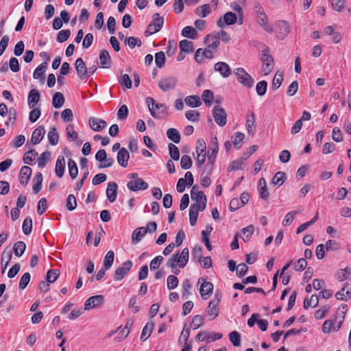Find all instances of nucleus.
Instances as JSON below:
<instances>
[{
    "instance_id": "43",
    "label": "nucleus",
    "mask_w": 351,
    "mask_h": 351,
    "mask_svg": "<svg viewBox=\"0 0 351 351\" xmlns=\"http://www.w3.org/2000/svg\"><path fill=\"white\" fill-rule=\"evenodd\" d=\"M26 249V245L23 241H17L14 243L13 250L16 256H21Z\"/></svg>"
},
{
    "instance_id": "57",
    "label": "nucleus",
    "mask_w": 351,
    "mask_h": 351,
    "mask_svg": "<svg viewBox=\"0 0 351 351\" xmlns=\"http://www.w3.org/2000/svg\"><path fill=\"white\" fill-rule=\"evenodd\" d=\"M229 338L234 346L238 347L241 345V335L237 331H232L229 334Z\"/></svg>"
},
{
    "instance_id": "19",
    "label": "nucleus",
    "mask_w": 351,
    "mask_h": 351,
    "mask_svg": "<svg viewBox=\"0 0 351 351\" xmlns=\"http://www.w3.org/2000/svg\"><path fill=\"white\" fill-rule=\"evenodd\" d=\"M45 132V128L43 125H40L36 129H35L32 133L31 138V141L32 144H38L43 138Z\"/></svg>"
},
{
    "instance_id": "44",
    "label": "nucleus",
    "mask_w": 351,
    "mask_h": 351,
    "mask_svg": "<svg viewBox=\"0 0 351 351\" xmlns=\"http://www.w3.org/2000/svg\"><path fill=\"white\" fill-rule=\"evenodd\" d=\"M319 304L318 297L315 294H313L311 296L310 300L305 298L304 300V308L307 309L310 306L313 308L316 307Z\"/></svg>"
},
{
    "instance_id": "23",
    "label": "nucleus",
    "mask_w": 351,
    "mask_h": 351,
    "mask_svg": "<svg viewBox=\"0 0 351 351\" xmlns=\"http://www.w3.org/2000/svg\"><path fill=\"white\" fill-rule=\"evenodd\" d=\"M343 319L341 320L337 327L335 326V322L332 320H326L322 325V331L324 333H329L332 330L337 331L341 326Z\"/></svg>"
},
{
    "instance_id": "13",
    "label": "nucleus",
    "mask_w": 351,
    "mask_h": 351,
    "mask_svg": "<svg viewBox=\"0 0 351 351\" xmlns=\"http://www.w3.org/2000/svg\"><path fill=\"white\" fill-rule=\"evenodd\" d=\"M88 123L90 128L96 132L101 131L107 125L106 121L96 117H90Z\"/></svg>"
},
{
    "instance_id": "52",
    "label": "nucleus",
    "mask_w": 351,
    "mask_h": 351,
    "mask_svg": "<svg viewBox=\"0 0 351 351\" xmlns=\"http://www.w3.org/2000/svg\"><path fill=\"white\" fill-rule=\"evenodd\" d=\"M22 230L25 235H29L32 230V220L31 217H27L23 222Z\"/></svg>"
},
{
    "instance_id": "64",
    "label": "nucleus",
    "mask_w": 351,
    "mask_h": 351,
    "mask_svg": "<svg viewBox=\"0 0 351 351\" xmlns=\"http://www.w3.org/2000/svg\"><path fill=\"white\" fill-rule=\"evenodd\" d=\"M71 35V31L69 29H63L60 31L57 35V41L59 43H63L66 41Z\"/></svg>"
},
{
    "instance_id": "32",
    "label": "nucleus",
    "mask_w": 351,
    "mask_h": 351,
    "mask_svg": "<svg viewBox=\"0 0 351 351\" xmlns=\"http://www.w3.org/2000/svg\"><path fill=\"white\" fill-rule=\"evenodd\" d=\"M64 103V97L60 92L56 93L52 99V104L55 108H60Z\"/></svg>"
},
{
    "instance_id": "10",
    "label": "nucleus",
    "mask_w": 351,
    "mask_h": 351,
    "mask_svg": "<svg viewBox=\"0 0 351 351\" xmlns=\"http://www.w3.org/2000/svg\"><path fill=\"white\" fill-rule=\"evenodd\" d=\"M75 68L76 69L78 77L81 80H85L88 78V69L82 58H79L76 60L75 63Z\"/></svg>"
},
{
    "instance_id": "38",
    "label": "nucleus",
    "mask_w": 351,
    "mask_h": 351,
    "mask_svg": "<svg viewBox=\"0 0 351 351\" xmlns=\"http://www.w3.org/2000/svg\"><path fill=\"white\" fill-rule=\"evenodd\" d=\"M219 304L217 302H210L208 306L207 314L212 317V319L215 318L219 315Z\"/></svg>"
},
{
    "instance_id": "9",
    "label": "nucleus",
    "mask_w": 351,
    "mask_h": 351,
    "mask_svg": "<svg viewBox=\"0 0 351 351\" xmlns=\"http://www.w3.org/2000/svg\"><path fill=\"white\" fill-rule=\"evenodd\" d=\"M178 80L176 77L168 76L162 79L158 82V87L163 92H167L173 90L177 85Z\"/></svg>"
},
{
    "instance_id": "29",
    "label": "nucleus",
    "mask_w": 351,
    "mask_h": 351,
    "mask_svg": "<svg viewBox=\"0 0 351 351\" xmlns=\"http://www.w3.org/2000/svg\"><path fill=\"white\" fill-rule=\"evenodd\" d=\"M277 26L280 29V37L281 39L287 36L290 32V25L285 21H280L277 23Z\"/></svg>"
},
{
    "instance_id": "55",
    "label": "nucleus",
    "mask_w": 351,
    "mask_h": 351,
    "mask_svg": "<svg viewBox=\"0 0 351 351\" xmlns=\"http://www.w3.org/2000/svg\"><path fill=\"white\" fill-rule=\"evenodd\" d=\"M165 55L163 51H159L155 54V62L158 68H162L165 64Z\"/></svg>"
},
{
    "instance_id": "24",
    "label": "nucleus",
    "mask_w": 351,
    "mask_h": 351,
    "mask_svg": "<svg viewBox=\"0 0 351 351\" xmlns=\"http://www.w3.org/2000/svg\"><path fill=\"white\" fill-rule=\"evenodd\" d=\"M47 69V63L43 62L40 65H38L36 69L34 70L33 73V77L36 80H41L43 83L45 81L44 73H45Z\"/></svg>"
},
{
    "instance_id": "34",
    "label": "nucleus",
    "mask_w": 351,
    "mask_h": 351,
    "mask_svg": "<svg viewBox=\"0 0 351 351\" xmlns=\"http://www.w3.org/2000/svg\"><path fill=\"white\" fill-rule=\"evenodd\" d=\"M187 106L191 108L198 107L202 104L199 97L197 95H191L185 98Z\"/></svg>"
},
{
    "instance_id": "39",
    "label": "nucleus",
    "mask_w": 351,
    "mask_h": 351,
    "mask_svg": "<svg viewBox=\"0 0 351 351\" xmlns=\"http://www.w3.org/2000/svg\"><path fill=\"white\" fill-rule=\"evenodd\" d=\"M179 47L182 52L191 53L193 51V43L188 40H181Z\"/></svg>"
},
{
    "instance_id": "2",
    "label": "nucleus",
    "mask_w": 351,
    "mask_h": 351,
    "mask_svg": "<svg viewBox=\"0 0 351 351\" xmlns=\"http://www.w3.org/2000/svg\"><path fill=\"white\" fill-rule=\"evenodd\" d=\"M189 258V251L187 247L182 250L180 254L176 253L171 256L167 263V266L173 267L175 265L183 268L187 264Z\"/></svg>"
},
{
    "instance_id": "51",
    "label": "nucleus",
    "mask_w": 351,
    "mask_h": 351,
    "mask_svg": "<svg viewBox=\"0 0 351 351\" xmlns=\"http://www.w3.org/2000/svg\"><path fill=\"white\" fill-rule=\"evenodd\" d=\"M214 99L213 93L210 90H205L202 93V99L206 106H210Z\"/></svg>"
},
{
    "instance_id": "1",
    "label": "nucleus",
    "mask_w": 351,
    "mask_h": 351,
    "mask_svg": "<svg viewBox=\"0 0 351 351\" xmlns=\"http://www.w3.org/2000/svg\"><path fill=\"white\" fill-rule=\"evenodd\" d=\"M254 12L256 15V22L261 26L265 31L272 33L273 27L271 25H267L268 18L263 8L258 2H254Z\"/></svg>"
},
{
    "instance_id": "41",
    "label": "nucleus",
    "mask_w": 351,
    "mask_h": 351,
    "mask_svg": "<svg viewBox=\"0 0 351 351\" xmlns=\"http://www.w3.org/2000/svg\"><path fill=\"white\" fill-rule=\"evenodd\" d=\"M114 253L113 251L110 250L108 251L104 258V267L106 268V269H109L114 262Z\"/></svg>"
},
{
    "instance_id": "28",
    "label": "nucleus",
    "mask_w": 351,
    "mask_h": 351,
    "mask_svg": "<svg viewBox=\"0 0 351 351\" xmlns=\"http://www.w3.org/2000/svg\"><path fill=\"white\" fill-rule=\"evenodd\" d=\"M211 145L212 147H210L208 152V158H213V160H215L219 150V143L216 136L212 138Z\"/></svg>"
},
{
    "instance_id": "61",
    "label": "nucleus",
    "mask_w": 351,
    "mask_h": 351,
    "mask_svg": "<svg viewBox=\"0 0 351 351\" xmlns=\"http://www.w3.org/2000/svg\"><path fill=\"white\" fill-rule=\"evenodd\" d=\"M50 158V153L45 152L43 153L38 159V166L39 168H43Z\"/></svg>"
},
{
    "instance_id": "56",
    "label": "nucleus",
    "mask_w": 351,
    "mask_h": 351,
    "mask_svg": "<svg viewBox=\"0 0 351 351\" xmlns=\"http://www.w3.org/2000/svg\"><path fill=\"white\" fill-rule=\"evenodd\" d=\"M171 158L174 160H178L180 158V152L176 145L173 143H169L168 145Z\"/></svg>"
},
{
    "instance_id": "33",
    "label": "nucleus",
    "mask_w": 351,
    "mask_h": 351,
    "mask_svg": "<svg viewBox=\"0 0 351 351\" xmlns=\"http://www.w3.org/2000/svg\"><path fill=\"white\" fill-rule=\"evenodd\" d=\"M167 136L169 139L175 143H179L180 142L181 137L180 132L176 128L168 129L167 131Z\"/></svg>"
},
{
    "instance_id": "21",
    "label": "nucleus",
    "mask_w": 351,
    "mask_h": 351,
    "mask_svg": "<svg viewBox=\"0 0 351 351\" xmlns=\"http://www.w3.org/2000/svg\"><path fill=\"white\" fill-rule=\"evenodd\" d=\"M100 66L102 68H110L111 66L110 56L108 51L101 49L99 53Z\"/></svg>"
},
{
    "instance_id": "12",
    "label": "nucleus",
    "mask_w": 351,
    "mask_h": 351,
    "mask_svg": "<svg viewBox=\"0 0 351 351\" xmlns=\"http://www.w3.org/2000/svg\"><path fill=\"white\" fill-rule=\"evenodd\" d=\"M127 187L132 191H136L138 190H146L148 189L149 185L142 178H137L134 181L128 182Z\"/></svg>"
},
{
    "instance_id": "20",
    "label": "nucleus",
    "mask_w": 351,
    "mask_h": 351,
    "mask_svg": "<svg viewBox=\"0 0 351 351\" xmlns=\"http://www.w3.org/2000/svg\"><path fill=\"white\" fill-rule=\"evenodd\" d=\"M32 175V169L30 167L27 166H23L20 170L19 173V180L20 183L23 185H25L27 184L30 176Z\"/></svg>"
},
{
    "instance_id": "45",
    "label": "nucleus",
    "mask_w": 351,
    "mask_h": 351,
    "mask_svg": "<svg viewBox=\"0 0 351 351\" xmlns=\"http://www.w3.org/2000/svg\"><path fill=\"white\" fill-rule=\"evenodd\" d=\"M245 158H240L239 160L233 161L228 167V171L242 169L245 165Z\"/></svg>"
},
{
    "instance_id": "47",
    "label": "nucleus",
    "mask_w": 351,
    "mask_h": 351,
    "mask_svg": "<svg viewBox=\"0 0 351 351\" xmlns=\"http://www.w3.org/2000/svg\"><path fill=\"white\" fill-rule=\"evenodd\" d=\"M286 180V175L284 172H277L272 178L271 182L274 185L281 186Z\"/></svg>"
},
{
    "instance_id": "16",
    "label": "nucleus",
    "mask_w": 351,
    "mask_h": 351,
    "mask_svg": "<svg viewBox=\"0 0 351 351\" xmlns=\"http://www.w3.org/2000/svg\"><path fill=\"white\" fill-rule=\"evenodd\" d=\"M213 291V285L210 282L204 280L199 289L200 295L204 300H207Z\"/></svg>"
},
{
    "instance_id": "50",
    "label": "nucleus",
    "mask_w": 351,
    "mask_h": 351,
    "mask_svg": "<svg viewBox=\"0 0 351 351\" xmlns=\"http://www.w3.org/2000/svg\"><path fill=\"white\" fill-rule=\"evenodd\" d=\"M117 330H119V332L118 334V336L117 337H115V341L119 342V341H122L123 339H125L128 337V335H129V333H130L129 323L128 322L124 328H119Z\"/></svg>"
},
{
    "instance_id": "27",
    "label": "nucleus",
    "mask_w": 351,
    "mask_h": 351,
    "mask_svg": "<svg viewBox=\"0 0 351 351\" xmlns=\"http://www.w3.org/2000/svg\"><path fill=\"white\" fill-rule=\"evenodd\" d=\"M40 93L36 89H32L29 91L28 95V104L30 108H34L40 100Z\"/></svg>"
},
{
    "instance_id": "8",
    "label": "nucleus",
    "mask_w": 351,
    "mask_h": 351,
    "mask_svg": "<svg viewBox=\"0 0 351 351\" xmlns=\"http://www.w3.org/2000/svg\"><path fill=\"white\" fill-rule=\"evenodd\" d=\"M213 117L215 123L220 127L227 123V114L225 110L219 106H215L213 110Z\"/></svg>"
},
{
    "instance_id": "40",
    "label": "nucleus",
    "mask_w": 351,
    "mask_h": 351,
    "mask_svg": "<svg viewBox=\"0 0 351 351\" xmlns=\"http://www.w3.org/2000/svg\"><path fill=\"white\" fill-rule=\"evenodd\" d=\"M199 210L195 207V205L191 204L189 209V221L192 226L196 224L198 217Z\"/></svg>"
},
{
    "instance_id": "26",
    "label": "nucleus",
    "mask_w": 351,
    "mask_h": 351,
    "mask_svg": "<svg viewBox=\"0 0 351 351\" xmlns=\"http://www.w3.org/2000/svg\"><path fill=\"white\" fill-rule=\"evenodd\" d=\"M147 233V229L145 227L136 228L132 233V239L133 243H138L143 237Z\"/></svg>"
},
{
    "instance_id": "49",
    "label": "nucleus",
    "mask_w": 351,
    "mask_h": 351,
    "mask_svg": "<svg viewBox=\"0 0 351 351\" xmlns=\"http://www.w3.org/2000/svg\"><path fill=\"white\" fill-rule=\"evenodd\" d=\"M38 156V152L35 149H31L26 152L23 156V162L27 165H32V162L35 160L36 156Z\"/></svg>"
},
{
    "instance_id": "3",
    "label": "nucleus",
    "mask_w": 351,
    "mask_h": 351,
    "mask_svg": "<svg viewBox=\"0 0 351 351\" xmlns=\"http://www.w3.org/2000/svg\"><path fill=\"white\" fill-rule=\"evenodd\" d=\"M146 103L149 107L151 115L155 119H160L167 114V106L163 104H156L152 97L146 99Z\"/></svg>"
},
{
    "instance_id": "60",
    "label": "nucleus",
    "mask_w": 351,
    "mask_h": 351,
    "mask_svg": "<svg viewBox=\"0 0 351 351\" xmlns=\"http://www.w3.org/2000/svg\"><path fill=\"white\" fill-rule=\"evenodd\" d=\"M119 82L123 87H125L129 89L132 88V80L128 74L122 75L121 77L119 80Z\"/></svg>"
},
{
    "instance_id": "14",
    "label": "nucleus",
    "mask_w": 351,
    "mask_h": 351,
    "mask_svg": "<svg viewBox=\"0 0 351 351\" xmlns=\"http://www.w3.org/2000/svg\"><path fill=\"white\" fill-rule=\"evenodd\" d=\"M118 185L114 182H110L106 189V196L110 203L117 199Z\"/></svg>"
},
{
    "instance_id": "63",
    "label": "nucleus",
    "mask_w": 351,
    "mask_h": 351,
    "mask_svg": "<svg viewBox=\"0 0 351 351\" xmlns=\"http://www.w3.org/2000/svg\"><path fill=\"white\" fill-rule=\"evenodd\" d=\"M178 282H179V280L176 276H175L173 275H170L168 276L167 280V288L170 290L173 289L176 287H177Z\"/></svg>"
},
{
    "instance_id": "4",
    "label": "nucleus",
    "mask_w": 351,
    "mask_h": 351,
    "mask_svg": "<svg viewBox=\"0 0 351 351\" xmlns=\"http://www.w3.org/2000/svg\"><path fill=\"white\" fill-rule=\"evenodd\" d=\"M261 61L263 62L262 72L265 75H267L273 70L274 66V58L269 54V47H266L262 51Z\"/></svg>"
},
{
    "instance_id": "42",
    "label": "nucleus",
    "mask_w": 351,
    "mask_h": 351,
    "mask_svg": "<svg viewBox=\"0 0 351 351\" xmlns=\"http://www.w3.org/2000/svg\"><path fill=\"white\" fill-rule=\"evenodd\" d=\"M68 167L71 178L72 179L76 178L78 174V169L76 162L73 159H69Z\"/></svg>"
},
{
    "instance_id": "53",
    "label": "nucleus",
    "mask_w": 351,
    "mask_h": 351,
    "mask_svg": "<svg viewBox=\"0 0 351 351\" xmlns=\"http://www.w3.org/2000/svg\"><path fill=\"white\" fill-rule=\"evenodd\" d=\"M60 275L58 269H49L46 275L45 279L49 283L54 282Z\"/></svg>"
},
{
    "instance_id": "31",
    "label": "nucleus",
    "mask_w": 351,
    "mask_h": 351,
    "mask_svg": "<svg viewBox=\"0 0 351 351\" xmlns=\"http://www.w3.org/2000/svg\"><path fill=\"white\" fill-rule=\"evenodd\" d=\"M154 328V322H148L143 328L142 333L141 335V339L143 341H145L147 340L149 336L151 335V333Z\"/></svg>"
},
{
    "instance_id": "5",
    "label": "nucleus",
    "mask_w": 351,
    "mask_h": 351,
    "mask_svg": "<svg viewBox=\"0 0 351 351\" xmlns=\"http://www.w3.org/2000/svg\"><path fill=\"white\" fill-rule=\"evenodd\" d=\"M234 73L237 75V80L240 84L247 88L252 87L254 79L244 69L237 68L234 70Z\"/></svg>"
},
{
    "instance_id": "6",
    "label": "nucleus",
    "mask_w": 351,
    "mask_h": 351,
    "mask_svg": "<svg viewBox=\"0 0 351 351\" xmlns=\"http://www.w3.org/2000/svg\"><path fill=\"white\" fill-rule=\"evenodd\" d=\"M153 21L149 24L145 33L147 35H152L160 30L164 23V19L160 16L158 13L154 14Z\"/></svg>"
},
{
    "instance_id": "18",
    "label": "nucleus",
    "mask_w": 351,
    "mask_h": 351,
    "mask_svg": "<svg viewBox=\"0 0 351 351\" xmlns=\"http://www.w3.org/2000/svg\"><path fill=\"white\" fill-rule=\"evenodd\" d=\"M335 298L339 300H347L351 298V284L346 282L343 288L335 293Z\"/></svg>"
},
{
    "instance_id": "58",
    "label": "nucleus",
    "mask_w": 351,
    "mask_h": 351,
    "mask_svg": "<svg viewBox=\"0 0 351 351\" xmlns=\"http://www.w3.org/2000/svg\"><path fill=\"white\" fill-rule=\"evenodd\" d=\"M267 88V82L265 80L257 83L256 86V91L259 96H263Z\"/></svg>"
},
{
    "instance_id": "37",
    "label": "nucleus",
    "mask_w": 351,
    "mask_h": 351,
    "mask_svg": "<svg viewBox=\"0 0 351 351\" xmlns=\"http://www.w3.org/2000/svg\"><path fill=\"white\" fill-rule=\"evenodd\" d=\"M254 230L255 228L253 225H249L248 226L243 228L241 230L242 239L245 242H247L251 238L252 235L254 234Z\"/></svg>"
},
{
    "instance_id": "46",
    "label": "nucleus",
    "mask_w": 351,
    "mask_h": 351,
    "mask_svg": "<svg viewBox=\"0 0 351 351\" xmlns=\"http://www.w3.org/2000/svg\"><path fill=\"white\" fill-rule=\"evenodd\" d=\"M12 258V252L8 251V252L4 250L1 254V265H2V274L4 273L9 261Z\"/></svg>"
},
{
    "instance_id": "25",
    "label": "nucleus",
    "mask_w": 351,
    "mask_h": 351,
    "mask_svg": "<svg viewBox=\"0 0 351 351\" xmlns=\"http://www.w3.org/2000/svg\"><path fill=\"white\" fill-rule=\"evenodd\" d=\"M65 160L64 156H59L56 162L55 173L59 178H62L64 173Z\"/></svg>"
},
{
    "instance_id": "35",
    "label": "nucleus",
    "mask_w": 351,
    "mask_h": 351,
    "mask_svg": "<svg viewBox=\"0 0 351 351\" xmlns=\"http://www.w3.org/2000/svg\"><path fill=\"white\" fill-rule=\"evenodd\" d=\"M47 136L50 144H51L52 145H56L58 143L59 135L55 127H52L50 128Z\"/></svg>"
},
{
    "instance_id": "17",
    "label": "nucleus",
    "mask_w": 351,
    "mask_h": 351,
    "mask_svg": "<svg viewBox=\"0 0 351 351\" xmlns=\"http://www.w3.org/2000/svg\"><path fill=\"white\" fill-rule=\"evenodd\" d=\"M214 69L218 71L223 77H228L231 74L229 65L223 62H218L214 65Z\"/></svg>"
},
{
    "instance_id": "54",
    "label": "nucleus",
    "mask_w": 351,
    "mask_h": 351,
    "mask_svg": "<svg viewBox=\"0 0 351 351\" xmlns=\"http://www.w3.org/2000/svg\"><path fill=\"white\" fill-rule=\"evenodd\" d=\"M223 19L226 25H233L237 22V16L232 12H226L223 16Z\"/></svg>"
},
{
    "instance_id": "62",
    "label": "nucleus",
    "mask_w": 351,
    "mask_h": 351,
    "mask_svg": "<svg viewBox=\"0 0 351 351\" xmlns=\"http://www.w3.org/2000/svg\"><path fill=\"white\" fill-rule=\"evenodd\" d=\"M66 206L69 210H73L77 206L76 198L74 195L70 194L66 199Z\"/></svg>"
},
{
    "instance_id": "59",
    "label": "nucleus",
    "mask_w": 351,
    "mask_h": 351,
    "mask_svg": "<svg viewBox=\"0 0 351 351\" xmlns=\"http://www.w3.org/2000/svg\"><path fill=\"white\" fill-rule=\"evenodd\" d=\"M193 164L191 157L188 155H184L181 158L180 167L183 169H189Z\"/></svg>"
},
{
    "instance_id": "22",
    "label": "nucleus",
    "mask_w": 351,
    "mask_h": 351,
    "mask_svg": "<svg viewBox=\"0 0 351 351\" xmlns=\"http://www.w3.org/2000/svg\"><path fill=\"white\" fill-rule=\"evenodd\" d=\"M191 199L195 201L197 203L201 202L202 199L206 201V196L202 191H199V186L196 184L193 186L191 191Z\"/></svg>"
},
{
    "instance_id": "36",
    "label": "nucleus",
    "mask_w": 351,
    "mask_h": 351,
    "mask_svg": "<svg viewBox=\"0 0 351 351\" xmlns=\"http://www.w3.org/2000/svg\"><path fill=\"white\" fill-rule=\"evenodd\" d=\"M283 80V72L278 71L275 74L271 87L273 90H276L280 88Z\"/></svg>"
},
{
    "instance_id": "15",
    "label": "nucleus",
    "mask_w": 351,
    "mask_h": 351,
    "mask_svg": "<svg viewBox=\"0 0 351 351\" xmlns=\"http://www.w3.org/2000/svg\"><path fill=\"white\" fill-rule=\"evenodd\" d=\"M130 158V153L125 147H121L117 153V162L122 167L128 166V162Z\"/></svg>"
},
{
    "instance_id": "30",
    "label": "nucleus",
    "mask_w": 351,
    "mask_h": 351,
    "mask_svg": "<svg viewBox=\"0 0 351 351\" xmlns=\"http://www.w3.org/2000/svg\"><path fill=\"white\" fill-rule=\"evenodd\" d=\"M204 42L208 44L209 48L215 50L219 45L220 41L215 37V35L208 34L206 36Z\"/></svg>"
},
{
    "instance_id": "48",
    "label": "nucleus",
    "mask_w": 351,
    "mask_h": 351,
    "mask_svg": "<svg viewBox=\"0 0 351 351\" xmlns=\"http://www.w3.org/2000/svg\"><path fill=\"white\" fill-rule=\"evenodd\" d=\"M182 35L184 37L194 39L197 36V32L192 26H186L182 30Z\"/></svg>"
},
{
    "instance_id": "7",
    "label": "nucleus",
    "mask_w": 351,
    "mask_h": 351,
    "mask_svg": "<svg viewBox=\"0 0 351 351\" xmlns=\"http://www.w3.org/2000/svg\"><path fill=\"white\" fill-rule=\"evenodd\" d=\"M133 263L131 261H127L118 267L114 275V280L119 281L124 278L132 267Z\"/></svg>"
},
{
    "instance_id": "11",
    "label": "nucleus",
    "mask_w": 351,
    "mask_h": 351,
    "mask_svg": "<svg viewBox=\"0 0 351 351\" xmlns=\"http://www.w3.org/2000/svg\"><path fill=\"white\" fill-rule=\"evenodd\" d=\"M104 301V298L102 295H97L90 297L84 303V310L88 311L92 308L97 307L101 304Z\"/></svg>"
}]
</instances>
